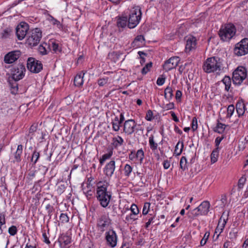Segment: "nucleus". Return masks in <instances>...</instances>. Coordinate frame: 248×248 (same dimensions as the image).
<instances>
[{
  "label": "nucleus",
  "instance_id": "30",
  "mask_svg": "<svg viewBox=\"0 0 248 248\" xmlns=\"http://www.w3.org/2000/svg\"><path fill=\"white\" fill-rule=\"evenodd\" d=\"M219 150L217 148H215L212 152L211 157V162L212 163H215L217 161L219 155Z\"/></svg>",
  "mask_w": 248,
  "mask_h": 248
},
{
  "label": "nucleus",
  "instance_id": "48",
  "mask_svg": "<svg viewBox=\"0 0 248 248\" xmlns=\"http://www.w3.org/2000/svg\"><path fill=\"white\" fill-rule=\"evenodd\" d=\"M17 232V228L16 226H12L8 229V232L11 235H15Z\"/></svg>",
  "mask_w": 248,
  "mask_h": 248
},
{
  "label": "nucleus",
  "instance_id": "3",
  "mask_svg": "<svg viewBox=\"0 0 248 248\" xmlns=\"http://www.w3.org/2000/svg\"><path fill=\"white\" fill-rule=\"evenodd\" d=\"M236 28L232 23L222 25L220 29L218 34L220 39L223 41H228L235 34Z\"/></svg>",
  "mask_w": 248,
  "mask_h": 248
},
{
  "label": "nucleus",
  "instance_id": "60",
  "mask_svg": "<svg viewBox=\"0 0 248 248\" xmlns=\"http://www.w3.org/2000/svg\"><path fill=\"white\" fill-rule=\"evenodd\" d=\"M112 155V152L110 151L108 154H104V155H103L102 157H103L105 160H107V159L109 158Z\"/></svg>",
  "mask_w": 248,
  "mask_h": 248
},
{
  "label": "nucleus",
  "instance_id": "53",
  "mask_svg": "<svg viewBox=\"0 0 248 248\" xmlns=\"http://www.w3.org/2000/svg\"><path fill=\"white\" fill-rule=\"evenodd\" d=\"M155 218V216H153L149 218L148 221L145 224V228L146 229H147L149 227V226L151 225V224H152L154 222L153 220Z\"/></svg>",
  "mask_w": 248,
  "mask_h": 248
},
{
  "label": "nucleus",
  "instance_id": "21",
  "mask_svg": "<svg viewBox=\"0 0 248 248\" xmlns=\"http://www.w3.org/2000/svg\"><path fill=\"white\" fill-rule=\"evenodd\" d=\"M85 73L83 71H81L74 78V85L77 87H80L83 83V77Z\"/></svg>",
  "mask_w": 248,
  "mask_h": 248
},
{
  "label": "nucleus",
  "instance_id": "61",
  "mask_svg": "<svg viewBox=\"0 0 248 248\" xmlns=\"http://www.w3.org/2000/svg\"><path fill=\"white\" fill-rule=\"evenodd\" d=\"M170 113L171 114V116H172L173 121H175V122H178L179 119L176 116L175 113L173 111H170Z\"/></svg>",
  "mask_w": 248,
  "mask_h": 248
},
{
  "label": "nucleus",
  "instance_id": "42",
  "mask_svg": "<svg viewBox=\"0 0 248 248\" xmlns=\"http://www.w3.org/2000/svg\"><path fill=\"white\" fill-rule=\"evenodd\" d=\"M60 220L62 223H67L69 220V218L66 214L62 213L60 217Z\"/></svg>",
  "mask_w": 248,
  "mask_h": 248
},
{
  "label": "nucleus",
  "instance_id": "10",
  "mask_svg": "<svg viewBox=\"0 0 248 248\" xmlns=\"http://www.w3.org/2000/svg\"><path fill=\"white\" fill-rule=\"evenodd\" d=\"M25 71V66L22 63L19 64L13 68L12 78L15 80H20L24 77Z\"/></svg>",
  "mask_w": 248,
  "mask_h": 248
},
{
  "label": "nucleus",
  "instance_id": "33",
  "mask_svg": "<svg viewBox=\"0 0 248 248\" xmlns=\"http://www.w3.org/2000/svg\"><path fill=\"white\" fill-rule=\"evenodd\" d=\"M113 145L115 148L121 146L124 142V140L120 136H118L117 138H113Z\"/></svg>",
  "mask_w": 248,
  "mask_h": 248
},
{
  "label": "nucleus",
  "instance_id": "40",
  "mask_svg": "<svg viewBox=\"0 0 248 248\" xmlns=\"http://www.w3.org/2000/svg\"><path fill=\"white\" fill-rule=\"evenodd\" d=\"M152 67V62H150L147 63L145 66L142 69L141 73L143 75L146 74L150 70V69Z\"/></svg>",
  "mask_w": 248,
  "mask_h": 248
},
{
  "label": "nucleus",
  "instance_id": "36",
  "mask_svg": "<svg viewBox=\"0 0 248 248\" xmlns=\"http://www.w3.org/2000/svg\"><path fill=\"white\" fill-rule=\"evenodd\" d=\"M136 215L130 214L126 216L125 217V221L128 223L132 224L134 221L137 219V218L136 217Z\"/></svg>",
  "mask_w": 248,
  "mask_h": 248
},
{
  "label": "nucleus",
  "instance_id": "16",
  "mask_svg": "<svg viewBox=\"0 0 248 248\" xmlns=\"http://www.w3.org/2000/svg\"><path fill=\"white\" fill-rule=\"evenodd\" d=\"M186 51L189 52L190 51L195 49L197 46V39L196 37L193 36H187L186 38Z\"/></svg>",
  "mask_w": 248,
  "mask_h": 248
},
{
  "label": "nucleus",
  "instance_id": "43",
  "mask_svg": "<svg viewBox=\"0 0 248 248\" xmlns=\"http://www.w3.org/2000/svg\"><path fill=\"white\" fill-rule=\"evenodd\" d=\"M151 204L149 202H145L142 209V214L146 215L149 212Z\"/></svg>",
  "mask_w": 248,
  "mask_h": 248
},
{
  "label": "nucleus",
  "instance_id": "18",
  "mask_svg": "<svg viewBox=\"0 0 248 248\" xmlns=\"http://www.w3.org/2000/svg\"><path fill=\"white\" fill-rule=\"evenodd\" d=\"M115 169V162L114 160H111L106 165L104 172L106 176L110 177L112 176Z\"/></svg>",
  "mask_w": 248,
  "mask_h": 248
},
{
  "label": "nucleus",
  "instance_id": "12",
  "mask_svg": "<svg viewBox=\"0 0 248 248\" xmlns=\"http://www.w3.org/2000/svg\"><path fill=\"white\" fill-rule=\"evenodd\" d=\"M105 239L108 246L114 248L116 246L117 236L115 232L113 230H110L106 232Z\"/></svg>",
  "mask_w": 248,
  "mask_h": 248
},
{
  "label": "nucleus",
  "instance_id": "7",
  "mask_svg": "<svg viewBox=\"0 0 248 248\" xmlns=\"http://www.w3.org/2000/svg\"><path fill=\"white\" fill-rule=\"evenodd\" d=\"M210 207V204L208 201H204L201 204L192 210L190 213L192 215V217H195L199 216L206 215Z\"/></svg>",
  "mask_w": 248,
  "mask_h": 248
},
{
  "label": "nucleus",
  "instance_id": "62",
  "mask_svg": "<svg viewBox=\"0 0 248 248\" xmlns=\"http://www.w3.org/2000/svg\"><path fill=\"white\" fill-rule=\"evenodd\" d=\"M46 209L47 210V212L48 214H50L52 213L53 211V207H52L50 204H47L46 207Z\"/></svg>",
  "mask_w": 248,
  "mask_h": 248
},
{
  "label": "nucleus",
  "instance_id": "26",
  "mask_svg": "<svg viewBox=\"0 0 248 248\" xmlns=\"http://www.w3.org/2000/svg\"><path fill=\"white\" fill-rule=\"evenodd\" d=\"M228 217H227L225 219V218L223 217L222 215L219 219L218 225L216 228V231L220 230V232H221L224 229Z\"/></svg>",
  "mask_w": 248,
  "mask_h": 248
},
{
  "label": "nucleus",
  "instance_id": "34",
  "mask_svg": "<svg viewBox=\"0 0 248 248\" xmlns=\"http://www.w3.org/2000/svg\"><path fill=\"white\" fill-rule=\"evenodd\" d=\"M149 143L150 148L152 151H155L157 149L158 145L157 143L154 141V137L153 135H151L149 139Z\"/></svg>",
  "mask_w": 248,
  "mask_h": 248
},
{
  "label": "nucleus",
  "instance_id": "6",
  "mask_svg": "<svg viewBox=\"0 0 248 248\" xmlns=\"http://www.w3.org/2000/svg\"><path fill=\"white\" fill-rule=\"evenodd\" d=\"M247 76V69L244 66H238L233 72L232 79L234 84L240 85Z\"/></svg>",
  "mask_w": 248,
  "mask_h": 248
},
{
  "label": "nucleus",
  "instance_id": "32",
  "mask_svg": "<svg viewBox=\"0 0 248 248\" xmlns=\"http://www.w3.org/2000/svg\"><path fill=\"white\" fill-rule=\"evenodd\" d=\"M226 126V125L225 124L218 122L217 126L214 129V131L221 134L224 131Z\"/></svg>",
  "mask_w": 248,
  "mask_h": 248
},
{
  "label": "nucleus",
  "instance_id": "11",
  "mask_svg": "<svg viewBox=\"0 0 248 248\" xmlns=\"http://www.w3.org/2000/svg\"><path fill=\"white\" fill-rule=\"evenodd\" d=\"M180 61V58L177 56L170 57L166 61L163 65V69L166 71H169L176 68Z\"/></svg>",
  "mask_w": 248,
  "mask_h": 248
},
{
  "label": "nucleus",
  "instance_id": "38",
  "mask_svg": "<svg viewBox=\"0 0 248 248\" xmlns=\"http://www.w3.org/2000/svg\"><path fill=\"white\" fill-rule=\"evenodd\" d=\"M47 44L45 43L39 46L38 47V51L42 55H46L47 54V50L46 49V46H47Z\"/></svg>",
  "mask_w": 248,
  "mask_h": 248
},
{
  "label": "nucleus",
  "instance_id": "52",
  "mask_svg": "<svg viewBox=\"0 0 248 248\" xmlns=\"http://www.w3.org/2000/svg\"><path fill=\"white\" fill-rule=\"evenodd\" d=\"M37 128V124H32L29 130V133L32 134L31 135V138H32V135L33 133L35 132Z\"/></svg>",
  "mask_w": 248,
  "mask_h": 248
},
{
  "label": "nucleus",
  "instance_id": "2",
  "mask_svg": "<svg viewBox=\"0 0 248 248\" xmlns=\"http://www.w3.org/2000/svg\"><path fill=\"white\" fill-rule=\"evenodd\" d=\"M221 60L218 57L208 58L203 65V70L208 73L219 71L222 67Z\"/></svg>",
  "mask_w": 248,
  "mask_h": 248
},
{
  "label": "nucleus",
  "instance_id": "28",
  "mask_svg": "<svg viewBox=\"0 0 248 248\" xmlns=\"http://www.w3.org/2000/svg\"><path fill=\"white\" fill-rule=\"evenodd\" d=\"M184 148V143L183 141H178L175 147L174 154L176 155H181Z\"/></svg>",
  "mask_w": 248,
  "mask_h": 248
},
{
  "label": "nucleus",
  "instance_id": "22",
  "mask_svg": "<svg viewBox=\"0 0 248 248\" xmlns=\"http://www.w3.org/2000/svg\"><path fill=\"white\" fill-rule=\"evenodd\" d=\"M145 39L141 35H138L131 44L133 47L138 48L140 47L143 44Z\"/></svg>",
  "mask_w": 248,
  "mask_h": 248
},
{
  "label": "nucleus",
  "instance_id": "14",
  "mask_svg": "<svg viewBox=\"0 0 248 248\" xmlns=\"http://www.w3.org/2000/svg\"><path fill=\"white\" fill-rule=\"evenodd\" d=\"M137 124L133 119H129L125 121L124 123V132L130 135L133 134L135 130H138L136 128Z\"/></svg>",
  "mask_w": 248,
  "mask_h": 248
},
{
  "label": "nucleus",
  "instance_id": "1",
  "mask_svg": "<svg viewBox=\"0 0 248 248\" xmlns=\"http://www.w3.org/2000/svg\"><path fill=\"white\" fill-rule=\"evenodd\" d=\"M108 186L106 181H100L97 185L96 197L100 205L104 208L108 206L111 198V193L107 191Z\"/></svg>",
  "mask_w": 248,
  "mask_h": 248
},
{
  "label": "nucleus",
  "instance_id": "23",
  "mask_svg": "<svg viewBox=\"0 0 248 248\" xmlns=\"http://www.w3.org/2000/svg\"><path fill=\"white\" fill-rule=\"evenodd\" d=\"M18 80H15L11 78V79H9V84L10 86V90L11 93L16 94L17 93L18 91V84L17 81Z\"/></svg>",
  "mask_w": 248,
  "mask_h": 248
},
{
  "label": "nucleus",
  "instance_id": "35",
  "mask_svg": "<svg viewBox=\"0 0 248 248\" xmlns=\"http://www.w3.org/2000/svg\"><path fill=\"white\" fill-rule=\"evenodd\" d=\"M180 168L183 170L187 169V160L185 156H182L180 161Z\"/></svg>",
  "mask_w": 248,
  "mask_h": 248
},
{
  "label": "nucleus",
  "instance_id": "37",
  "mask_svg": "<svg viewBox=\"0 0 248 248\" xmlns=\"http://www.w3.org/2000/svg\"><path fill=\"white\" fill-rule=\"evenodd\" d=\"M39 157V153L37 152L36 150L34 151L31 158V161L33 163V164H35L36 163Z\"/></svg>",
  "mask_w": 248,
  "mask_h": 248
},
{
  "label": "nucleus",
  "instance_id": "46",
  "mask_svg": "<svg viewBox=\"0 0 248 248\" xmlns=\"http://www.w3.org/2000/svg\"><path fill=\"white\" fill-rule=\"evenodd\" d=\"M145 119L148 121H151L154 119L153 112L151 110L147 111Z\"/></svg>",
  "mask_w": 248,
  "mask_h": 248
},
{
  "label": "nucleus",
  "instance_id": "4",
  "mask_svg": "<svg viewBox=\"0 0 248 248\" xmlns=\"http://www.w3.org/2000/svg\"><path fill=\"white\" fill-rule=\"evenodd\" d=\"M141 11L139 6H135L130 11L128 20L127 26L133 29L139 23L141 17Z\"/></svg>",
  "mask_w": 248,
  "mask_h": 248
},
{
  "label": "nucleus",
  "instance_id": "63",
  "mask_svg": "<svg viewBox=\"0 0 248 248\" xmlns=\"http://www.w3.org/2000/svg\"><path fill=\"white\" fill-rule=\"evenodd\" d=\"M181 96H182V92L179 90H177L176 92V94H175L176 99H180Z\"/></svg>",
  "mask_w": 248,
  "mask_h": 248
},
{
  "label": "nucleus",
  "instance_id": "17",
  "mask_svg": "<svg viewBox=\"0 0 248 248\" xmlns=\"http://www.w3.org/2000/svg\"><path fill=\"white\" fill-rule=\"evenodd\" d=\"M21 54L20 51H12L4 57V62L6 63H12L17 60Z\"/></svg>",
  "mask_w": 248,
  "mask_h": 248
},
{
  "label": "nucleus",
  "instance_id": "49",
  "mask_svg": "<svg viewBox=\"0 0 248 248\" xmlns=\"http://www.w3.org/2000/svg\"><path fill=\"white\" fill-rule=\"evenodd\" d=\"M108 78H100L98 80V84L100 86H103L108 83Z\"/></svg>",
  "mask_w": 248,
  "mask_h": 248
},
{
  "label": "nucleus",
  "instance_id": "9",
  "mask_svg": "<svg viewBox=\"0 0 248 248\" xmlns=\"http://www.w3.org/2000/svg\"><path fill=\"white\" fill-rule=\"evenodd\" d=\"M27 66L31 72L34 73H39L43 68L41 62L32 57L28 58Z\"/></svg>",
  "mask_w": 248,
  "mask_h": 248
},
{
  "label": "nucleus",
  "instance_id": "24",
  "mask_svg": "<svg viewBox=\"0 0 248 248\" xmlns=\"http://www.w3.org/2000/svg\"><path fill=\"white\" fill-rule=\"evenodd\" d=\"M128 24L127 18L126 16L120 17L117 22V25L118 28L122 29L125 28Z\"/></svg>",
  "mask_w": 248,
  "mask_h": 248
},
{
  "label": "nucleus",
  "instance_id": "57",
  "mask_svg": "<svg viewBox=\"0 0 248 248\" xmlns=\"http://www.w3.org/2000/svg\"><path fill=\"white\" fill-rule=\"evenodd\" d=\"M43 237L44 238V241L47 244H49L50 243V242L49 241V239L47 237V235H46V232H44L43 233Z\"/></svg>",
  "mask_w": 248,
  "mask_h": 248
},
{
  "label": "nucleus",
  "instance_id": "51",
  "mask_svg": "<svg viewBox=\"0 0 248 248\" xmlns=\"http://www.w3.org/2000/svg\"><path fill=\"white\" fill-rule=\"evenodd\" d=\"M245 182H246V178H245L243 177L240 178V179L239 180L238 183V188L242 189L243 187Z\"/></svg>",
  "mask_w": 248,
  "mask_h": 248
},
{
  "label": "nucleus",
  "instance_id": "15",
  "mask_svg": "<svg viewBox=\"0 0 248 248\" xmlns=\"http://www.w3.org/2000/svg\"><path fill=\"white\" fill-rule=\"evenodd\" d=\"M111 223V220L106 215L101 216L97 221V226L101 232L105 231Z\"/></svg>",
  "mask_w": 248,
  "mask_h": 248
},
{
  "label": "nucleus",
  "instance_id": "59",
  "mask_svg": "<svg viewBox=\"0 0 248 248\" xmlns=\"http://www.w3.org/2000/svg\"><path fill=\"white\" fill-rule=\"evenodd\" d=\"M174 107V104L173 103H170L167 104L165 106V108L167 110L171 109Z\"/></svg>",
  "mask_w": 248,
  "mask_h": 248
},
{
  "label": "nucleus",
  "instance_id": "50",
  "mask_svg": "<svg viewBox=\"0 0 248 248\" xmlns=\"http://www.w3.org/2000/svg\"><path fill=\"white\" fill-rule=\"evenodd\" d=\"M191 127L193 131L196 130L198 128L197 119L196 117L192 119Z\"/></svg>",
  "mask_w": 248,
  "mask_h": 248
},
{
  "label": "nucleus",
  "instance_id": "25",
  "mask_svg": "<svg viewBox=\"0 0 248 248\" xmlns=\"http://www.w3.org/2000/svg\"><path fill=\"white\" fill-rule=\"evenodd\" d=\"M222 81L225 86V91L228 92L230 90L231 91L232 81L230 77L227 76H225L222 79Z\"/></svg>",
  "mask_w": 248,
  "mask_h": 248
},
{
  "label": "nucleus",
  "instance_id": "45",
  "mask_svg": "<svg viewBox=\"0 0 248 248\" xmlns=\"http://www.w3.org/2000/svg\"><path fill=\"white\" fill-rule=\"evenodd\" d=\"M130 210L131 211V214L137 215L139 213V210L138 209V207L135 204H132L130 208Z\"/></svg>",
  "mask_w": 248,
  "mask_h": 248
},
{
  "label": "nucleus",
  "instance_id": "55",
  "mask_svg": "<svg viewBox=\"0 0 248 248\" xmlns=\"http://www.w3.org/2000/svg\"><path fill=\"white\" fill-rule=\"evenodd\" d=\"M165 81V78L163 77H159L157 78L156 81V84L159 86L162 85Z\"/></svg>",
  "mask_w": 248,
  "mask_h": 248
},
{
  "label": "nucleus",
  "instance_id": "19",
  "mask_svg": "<svg viewBox=\"0 0 248 248\" xmlns=\"http://www.w3.org/2000/svg\"><path fill=\"white\" fill-rule=\"evenodd\" d=\"M71 242V239L68 235H62L59 238V242L61 248H66Z\"/></svg>",
  "mask_w": 248,
  "mask_h": 248
},
{
  "label": "nucleus",
  "instance_id": "54",
  "mask_svg": "<svg viewBox=\"0 0 248 248\" xmlns=\"http://www.w3.org/2000/svg\"><path fill=\"white\" fill-rule=\"evenodd\" d=\"M5 224V219L4 215L0 213V230L2 232L1 226L2 225Z\"/></svg>",
  "mask_w": 248,
  "mask_h": 248
},
{
  "label": "nucleus",
  "instance_id": "31",
  "mask_svg": "<svg viewBox=\"0 0 248 248\" xmlns=\"http://www.w3.org/2000/svg\"><path fill=\"white\" fill-rule=\"evenodd\" d=\"M173 91L172 88L168 86L164 91V96L166 99L170 100L173 96Z\"/></svg>",
  "mask_w": 248,
  "mask_h": 248
},
{
  "label": "nucleus",
  "instance_id": "27",
  "mask_svg": "<svg viewBox=\"0 0 248 248\" xmlns=\"http://www.w3.org/2000/svg\"><path fill=\"white\" fill-rule=\"evenodd\" d=\"M23 146L21 144L18 145L17 146V150L15 154L14 157L15 161L17 162H19L21 161V155L22 153Z\"/></svg>",
  "mask_w": 248,
  "mask_h": 248
},
{
  "label": "nucleus",
  "instance_id": "56",
  "mask_svg": "<svg viewBox=\"0 0 248 248\" xmlns=\"http://www.w3.org/2000/svg\"><path fill=\"white\" fill-rule=\"evenodd\" d=\"M222 140V138L217 137L215 140V143H216V148H217L218 150H219V145L220 144V142Z\"/></svg>",
  "mask_w": 248,
  "mask_h": 248
},
{
  "label": "nucleus",
  "instance_id": "44",
  "mask_svg": "<svg viewBox=\"0 0 248 248\" xmlns=\"http://www.w3.org/2000/svg\"><path fill=\"white\" fill-rule=\"evenodd\" d=\"M136 155L137 158L139 159L140 162L141 163L144 156L143 150L142 149L139 150L137 151Z\"/></svg>",
  "mask_w": 248,
  "mask_h": 248
},
{
  "label": "nucleus",
  "instance_id": "47",
  "mask_svg": "<svg viewBox=\"0 0 248 248\" xmlns=\"http://www.w3.org/2000/svg\"><path fill=\"white\" fill-rule=\"evenodd\" d=\"M209 236V232H206L204 235L203 237L201 240V242H200L201 245L202 246H204L206 244L207 240L208 239Z\"/></svg>",
  "mask_w": 248,
  "mask_h": 248
},
{
  "label": "nucleus",
  "instance_id": "64",
  "mask_svg": "<svg viewBox=\"0 0 248 248\" xmlns=\"http://www.w3.org/2000/svg\"><path fill=\"white\" fill-rule=\"evenodd\" d=\"M174 130L175 132L179 134L180 135H181L183 134V132L182 131V130H181L179 128V127L176 125L174 126Z\"/></svg>",
  "mask_w": 248,
  "mask_h": 248
},
{
  "label": "nucleus",
  "instance_id": "58",
  "mask_svg": "<svg viewBox=\"0 0 248 248\" xmlns=\"http://www.w3.org/2000/svg\"><path fill=\"white\" fill-rule=\"evenodd\" d=\"M163 165L165 169H168L170 167V162L168 160H166L164 161Z\"/></svg>",
  "mask_w": 248,
  "mask_h": 248
},
{
  "label": "nucleus",
  "instance_id": "8",
  "mask_svg": "<svg viewBox=\"0 0 248 248\" xmlns=\"http://www.w3.org/2000/svg\"><path fill=\"white\" fill-rule=\"evenodd\" d=\"M234 53L238 56H243L248 53V38H244L235 45Z\"/></svg>",
  "mask_w": 248,
  "mask_h": 248
},
{
  "label": "nucleus",
  "instance_id": "20",
  "mask_svg": "<svg viewBox=\"0 0 248 248\" xmlns=\"http://www.w3.org/2000/svg\"><path fill=\"white\" fill-rule=\"evenodd\" d=\"M236 110L239 117L244 115L246 110V106L243 101H239L237 102Z\"/></svg>",
  "mask_w": 248,
  "mask_h": 248
},
{
  "label": "nucleus",
  "instance_id": "13",
  "mask_svg": "<svg viewBox=\"0 0 248 248\" xmlns=\"http://www.w3.org/2000/svg\"><path fill=\"white\" fill-rule=\"evenodd\" d=\"M29 30V25L26 23L22 22L17 25L16 28V34L18 40H22L27 34Z\"/></svg>",
  "mask_w": 248,
  "mask_h": 248
},
{
  "label": "nucleus",
  "instance_id": "5",
  "mask_svg": "<svg viewBox=\"0 0 248 248\" xmlns=\"http://www.w3.org/2000/svg\"><path fill=\"white\" fill-rule=\"evenodd\" d=\"M42 36V31L40 29H34L28 33L26 44L30 46H36L40 42Z\"/></svg>",
  "mask_w": 248,
  "mask_h": 248
},
{
  "label": "nucleus",
  "instance_id": "41",
  "mask_svg": "<svg viewBox=\"0 0 248 248\" xmlns=\"http://www.w3.org/2000/svg\"><path fill=\"white\" fill-rule=\"evenodd\" d=\"M235 109L234 106L233 105H230L227 108V117L230 118L233 114Z\"/></svg>",
  "mask_w": 248,
  "mask_h": 248
},
{
  "label": "nucleus",
  "instance_id": "39",
  "mask_svg": "<svg viewBox=\"0 0 248 248\" xmlns=\"http://www.w3.org/2000/svg\"><path fill=\"white\" fill-rule=\"evenodd\" d=\"M132 171V167L129 164H126L124 168V173L125 176H129Z\"/></svg>",
  "mask_w": 248,
  "mask_h": 248
},
{
  "label": "nucleus",
  "instance_id": "29",
  "mask_svg": "<svg viewBox=\"0 0 248 248\" xmlns=\"http://www.w3.org/2000/svg\"><path fill=\"white\" fill-rule=\"evenodd\" d=\"M112 129L115 131H118L120 129L121 123L119 121L118 116H115L114 119L112 120Z\"/></svg>",
  "mask_w": 248,
  "mask_h": 248
}]
</instances>
